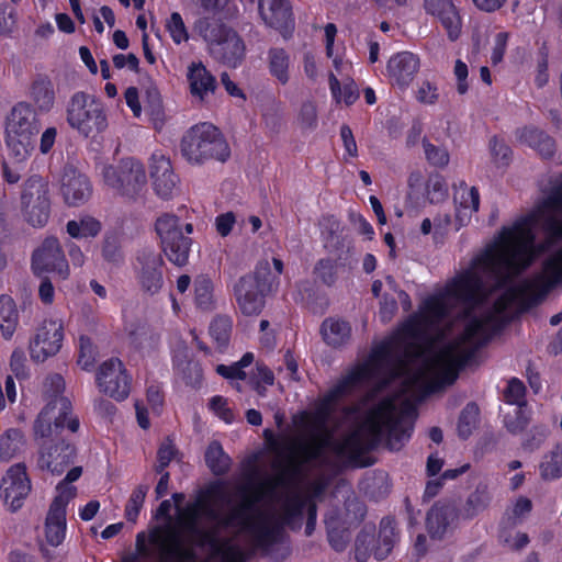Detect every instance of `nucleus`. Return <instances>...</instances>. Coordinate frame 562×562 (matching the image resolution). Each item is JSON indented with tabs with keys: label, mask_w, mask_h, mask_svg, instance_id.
I'll use <instances>...</instances> for the list:
<instances>
[{
	"label": "nucleus",
	"mask_w": 562,
	"mask_h": 562,
	"mask_svg": "<svg viewBox=\"0 0 562 562\" xmlns=\"http://www.w3.org/2000/svg\"><path fill=\"white\" fill-rule=\"evenodd\" d=\"M178 525L176 528L180 532L181 540L183 535L191 541L199 544L214 543L217 539L221 526H218V514L206 503L199 499L188 504L184 508H179ZM167 527H172L168 525ZM184 547V544L182 543Z\"/></svg>",
	"instance_id": "0eeeda50"
},
{
	"label": "nucleus",
	"mask_w": 562,
	"mask_h": 562,
	"mask_svg": "<svg viewBox=\"0 0 562 562\" xmlns=\"http://www.w3.org/2000/svg\"><path fill=\"white\" fill-rule=\"evenodd\" d=\"M419 69V58L411 52H401L390 58L387 72L393 83L407 87Z\"/></svg>",
	"instance_id": "393cba45"
},
{
	"label": "nucleus",
	"mask_w": 562,
	"mask_h": 562,
	"mask_svg": "<svg viewBox=\"0 0 562 562\" xmlns=\"http://www.w3.org/2000/svg\"><path fill=\"white\" fill-rule=\"evenodd\" d=\"M448 196V186L439 173L429 176L427 180V198L430 203H440Z\"/></svg>",
	"instance_id": "49530a36"
},
{
	"label": "nucleus",
	"mask_w": 562,
	"mask_h": 562,
	"mask_svg": "<svg viewBox=\"0 0 562 562\" xmlns=\"http://www.w3.org/2000/svg\"><path fill=\"white\" fill-rule=\"evenodd\" d=\"M183 374L186 383L195 386L201 382L202 369L196 362H188L183 370Z\"/></svg>",
	"instance_id": "774afa93"
},
{
	"label": "nucleus",
	"mask_w": 562,
	"mask_h": 562,
	"mask_svg": "<svg viewBox=\"0 0 562 562\" xmlns=\"http://www.w3.org/2000/svg\"><path fill=\"white\" fill-rule=\"evenodd\" d=\"M547 436L548 429L546 427L536 426L529 431L521 446L525 450L535 451L544 442Z\"/></svg>",
	"instance_id": "6e6d98bb"
},
{
	"label": "nucleus",
	"mask_w": 562,
	"mask_h": 562,
	"mask_svg": "<svg viewBox=\"0 0 562 562\" xmlns=\"http://www.w3.org/2000/svg\"><path fill=\"white\" fill-rule=\"evenodd\" d=\"M274 469L278 471L277 474L262 484L263 494L274 496L279 488L283 490L280 494L282 504L284 503L286 495L294 492L300 493L305 498L297 488L303 476L299 472V465L296 463L290 462L286 458L284 461L277 462L274 464Z\"/></svg>",
	"instance_id": "aec40b11"
},
{
	"label": "nucleus",
	"mask_w": 562,
	"mask_h": 562,
	"mask_svg": "<svg viewBox=\"0 0 562 562\" xmlns=\"http://www.w3.org/2000/svg\"><path fill=\"white\" fill-rule=\"evenodd\" d=\"M289 67L290 56L283 48L273 47L268 50L269 72L283 86L290 80Z\"/></svg>",
	"instance_id": "f704fd0d"
},
{
	"label": "nucleus",
	"mask_w": 562,
	"mask_h": 562,
	"mask_svg": "<svg viewBox=\"0 0 562 562\" xmlns=\"http://www.w3.org/2000/svg\"><path fill=\"white\" fill-rule=\"evenodd\" d=\"M397 540L395 519L384 517L380 522L378 544L374 549V557L378 560H384L393 550Z\"/></svg>",
	"instance_id": "72a5a7b5"
},
{
	"label": "nucleus",
	"mask_w": 562,
	"mask_h": 562,
	"mask_svg": "<svg viewBox=\"0 0 562 562\" xmlns=\"http://www.w3.org/2000/svg\"><path fill=\"white\" fill-rule=\"evenodd\" d=\"M211 408L226 423L234 418L232 411L226 406L227 402L222 396H214L210 402Z\"/></svg>",
	"instance_id": "69168bd1"
},
{
	"label": "nucleus",
	"mask_w": 562,
	"mask_h": 562,
	"mask_svg": "<svg viewBox=\"0 0 562 562\" xmlns=\"http://www.w3.org/2000/svg\"><path fill=\"white\" fill-rule=\"evenodd\" d=\"M543 271L551 283L562 280V248L544 261Z\"/></svg>",
	"instance_id": "603ef678"
},
{
	"label": "nucleus",
	"mask_w": 562,
	"mask_h": 562,
	"mask_svg": "<svg viewBox=\"0 0 562 562\" xmlns=\"http://www.w3.org/2000/svg\"><path fill=\"white\" fill-rule=\"evenodd\" d=\"M19 324V312L14 300L8 294L0 295V330L5 340H10Z\"/></svg>",
	"instance_id": "473e14b6"
},
{
	"label": "nucleus",
	"mask_w": 562,
	"mask_h": 562,
	"mask_svg": "<svg viewBox=\"0 0 562 562\" xmlns=\"http://www.w3.org/2000/svg\"><path fill=\"white\" fill-rule=\"evenodd\" d=\"M525 385L518 379H512L505 391V397L508 403L521 405L520 401L525 395Z\"/></svg>",
	"instance_id": "052dcab7"
},
{
	"label": "nucleus",
	"mask_w": 562,
	"mask_h": 562,
	"mask_svg": "<svg viewBox=\"0 0 562 562\" xmlns=\"http://www.w3.org/2000/svg\"><path fill=\"white\" fill-rule=\"evenodd\" d=\"M21 202L26 221L33 226H44L50 212L48 182L41 176H31L24 183Z\"/></svg>",
	"instance_id": "ddd939ff"
},
{
	"label": "nucleus",
	"mask_w": 562,
	"mask_h": 562,
	"mask_svg": "<svg viewBox=\"0 0 562 562\" xmlns=\"http://www.w3.org/2000/svg\"><path fill=\"white\" fill-rule=\"evenodd\" d=\"M479 406L473 402L468 403L461 411L457 427L460 438L468 439L472 435L479 422Z\"/></svg>",
	"instance_id": "ea45409f"
},
{
	"label": "nucleus",
	"mask_w": 562,
	"mask_h": 562,
	"mask_svg": "<svg viewBox=\"0 0 562 562\" xmlns=\"http://www.w3.org/2000/svg\"><path fill=\"white\" fill-rule=\"evenodd\" d=\"M101 232V223L90 216L82 217L79 221H69L67 223V233L72 238L95 237Z\"/></svg>",
	"instance_id": "e433bc0d"
},
{
	"label": "nucleus",
	"mask_w": 562,
	"mask_h": 562,
	"mask_svg": "<svg viewBox=\"0 0 562 562\" xmlns=\"http://www.w3.org/2000/svg\"><path fill=\"white\" fill-rule=\"evenodd\" d=\"M44 387L49 401L34 422V436L58 435L59 430L64 429L66 422L69 432L75 434L79 429V420L76 417H69L72 406L70 401L63 395L65 390L63 376L58 373L49 374L45 380Z\"/></svg>",
	"instance_id": "20e7f679"
},
{
	"label": "nucleus",
	"mask_w": 562,
	"mask_h": 562,
	"mask_svg": "<svg viewBox=\"0 0 562 562\" xmlns=\"http://www.w3.org/2000/svg\"><path fill=\"white\" fill-rule=\"evenodd\" d=\"M194 300L198 307L203 311L214 308L213 282L206 276H199L194 280Z\"/></svg>",
	"instance_id": "4c0bfd02"
},
{
	"label": "nucleus",
	"mask_w": 562,
	"mask_h": 562,
	"mask_svg": "<svg viewBox=\"0 0 562 562\" xmlns=\"http://www.w3.org/2000/svg\"><path fill=\"white\" fill-rule=\"evenodd\" d=\"M67 428V422L59 434H53L47 437H36L44 440L41 443L37 465L41 470H47L52 474L60 475L74 462L77 456V449L71 439L64 435Z\"/></svg>",
	"instance_id": "f8f14e48"
},
{
	"label": "nucleus",
	"mask_w": 562,
	"mask_h": 562,
	"mask_svg": "<svg viewBox=\"0 0 562 562\" xmlns=\"http://www.w3.org/2000/svg\"><path fill=\"white\" fill-rule=\"evenodd\" d=\"M25 360V355L21 349H15L11 355L10 368L18 379L26 376Z\"/></svg>",
	"instance_id": "e2e57ef3"
},
{
	"label": "nucleus",
	"mask_w": 562,
	"mask_h": 562,
	"mask_svg": "<svg viewBox=\"0 0 562 562\" xmlns=\"http://www.w3.org/2000/svg\"><path fill=\"white\" fill-rule=\"evenodd\" d=\"M40 120L33 106L27 102L15 104L5 121V131L38 133Z\"/></svg>",
	"instance_id": "a878e982"
},
{
	"label": "nucleus",
	"mask_w": 562,
	"mask_h": 562,
	"mask_svg": "<svg viewBox=\"0 0 562 562\" xmlns=\"http://www.w3.org/2000/svg\"><path fill=\"white\" fill-rule=\"evenodd\" d=\"M95 350L94 347L88 337H80V350L78 356V364L87 370L94 362Z\"/></svg>",
	"instance_id": "5fc2aeb1"
},
{
	"label": "nucleus",
	"mask_w": 562,
	"mask_h": 562,
	"mask_svg": "<svg viewBox=\"0 0 562 562\" xmlns=\"http://www.w3.org/2000/svg\"><path fill=\"white\" fill-rule=\"evenodd\" d=\"M31 269L36 277L48 272H53L59 280L69 277V266L57 238H45L33 251Z\"/></svg>",
	"instance_id": "4468645a"
},
{
	"label": "nucleus",
	"mask_w": 562,
	"mask_h": 562,
	"mask_svg": "<svg viewBox=\"0 0 562 562\" xmlns=\"http://www.w3.org/2000/svg\"><path fill=\"white\" fill-rule=\"evenodd\" d=\"M150 177L155 192L162 199H169L177 190L179 182L170 160L160 154L151 156Z\"/></svg>",
	"instance_id": "5701e85b"
},
{
	"label": "nucleus",
	"mask_w": 562,
	"mask_h": 562,
	"mask_svg": "<svg viewBox=\"0 0 562 562\" xmlns=\"http://www.w3.org/2000/svg\"><path fill=\"white\" fill-rule=\"evenodd\" d=\"M102 177L106 187L127 200L137 201L146 192L145 168L134 158H123L115 165L104 166Z\"/></svg>",
	"instance_id": "6e6552de"
},
{
	"label": "nucleus",
	"mask_w": 562,
	"mask_h": 562,
	"mask_svg": "<svg viewBox=\"0 0 562 562\" xmlns=\"http://www.w3.org/2000/svg\"><path fill=\"white\" fill-rule=\"evenodd\" d=\"M38 133L5 131V144L10 156L21 164L25 161L34 149Z\"/></svg>",
	"instance_id": "c85d7f7f"
},
{
	"label": "nucleus",
	"mask_w": 562,
	"mask_h": 562,
	"mask_svg": "<svg viewBox=\"0 0 562 562\" xmlns=\"http://www.w3.org/2000/svg\"><path fill=\"white\" fill-rule=\"evenodd\" d=\"M82 474L81 467L71 468L65 479L57 486V495L53 499L45 522L46 541L53 546H59L65 538L66 531V507L70 499L77 494V488L70 483L77 481Z\"/></svg>",
	"instance_id": "9d476101"
},
{
	"label": "nucleus",
	"mask_w": 562,
	"mask_h": 562,
	"mask_svg": "<svg viewBox=\"0 0 562 562\" xmlns=\"http://www.w3.org/2000/svg\"><path fill=\"white\" fill-rule=\"evenodd\" d=\"M0 490L5 504L12 512L22 507L23 499L31 492V482L26 474V467L23 463L12 465L2 479Z\"/></svg>",
	"instance_id": "6ab92c4d"
},
{
	"label": "nucleus",
	"mask_w": 562,
	"mask_h": 562,
	"mask_svg": "<svg viewBox=\"0 0 562 562\" xmlns=\"http://www.w3.org/2000/svg\"><path fill=\"white\" fill-rule=\"evenodd\" d=\"M155 227L168 260L178 267L186 266L192 246L188 235L192 234L193 225H182L178 216L166 213L157 218Z\"/></svg>",
	"instance_id": "1a4fd4ad"
},
{
	"label": "nucleus",
	"mask_w": 562,
	"mask_h": 562,
	"mask_svg": "<svg viewBox=\"0 0 562 562\" xmlns=\"http://www.w3.org/2000/svg\"><path fill=\"white\" fill-rule=\"evenodd\" d=\"M531 265V234H499V240L474 261L473 268L447 286L445 295L425 302L431 324L453 315L464 325L453 340L412 372L407 349L397 351L392 342H382L370 362L356 368L324 397L317 413L319 432L311 441L288 454L303 475L305 465L326 462V450L357 461L384 438L390 450H400L411 437L417 416L413 402L404 394L430 378V391L451 385L464 367L496 331L509 322L507 308L522 300L528 285L509 286L480 316L472 313L488 294L504 288Z\"/></svg>",
	"instance_id": "f257e3e1"
},
{
	"label": "nucleus",
	"mask_w": 562,
	"mask_h": 562,
	"mask_svg": "<svg viewBox=\"0 0 562 562\" xmlns=\"http://www.w3.org/2000/svg\"><path fill=\"white\" fill-rule=\"evenodd\" d=\"M299 121L303 128H314L317 124V110L313 102L302 104Z\"/></svg>",
	"instance_id": "4d7b16f0"
},
{
	"label": "nucleus",
	"mask_w": 562,
	"mask_h": 562,
	"mask_svg": "<svg viewBox=\"0 0 562 562\" xmlns=\"http://www.w3.org/2000/svg\"><path fill=\"white\" fill-rule=\"evenodd\" d=\"M30 97L40 111L48 112L55 102L52 80L46 76L38 75L31 85Z\"/></svg>",
	"instance_id": "2f4dec72"
},
{
	"label": "nucleus",
	"mask_w": 562,
	"mask_h": 562,
	"mask_svg": "<svg viewBox=\"0 0 562 562\" xmlns=\"http://www.w3.org/2000/svg\"><path fill=\"white\" fill-rule=\"evenodd\" d=\"M532 503L527 497H519L512 510V516L507 518L508 527H515L521 518L528 515L531 512Z\"/></svg>",
	"instance_id": "864d4df0"
},
{
	"label": "nucleus",
	"mask_w": 562,
	"mask_h": 562,
	"mask_svg": "<svg viewBox=\"0 0 562 562\" xmlns=\"http://www.w3.org/2000/svg\"><path fill=\"white\" fill-rule=\"evenodd\" d=\"M454 201L458 203V206L471 210V212H477L480 206V194L477 189L472 187L461 193L459 201L457 196L454 198Z\"/></svg>",
	"instance_id": "13d9d810"
},
{
	"label": "nucleus",
	"mask_w": 562,
	"mask_h": 562,
	"mask_svg": "<svg viewBox=\"0 0 562 562\" xmlns=\"http://www.w3.org/2000/svg\"><path fill=\"white\" fill-rule=\"evenodd\" d=\"M232 331V319L228 316L217 315L210 325V334L220 348L226 347Z\"/></svg>",
	"instance_id": "c03bdc74"
},
{
	"label": "nucleus",
	"mask_w": 562,
	"mask_h": 562,
	"mask_svg": "<svg viewBox=\"0 0 562 562\" xmlns=\"http://www.w3.org/2000/svg\"><path fill=\"white\" fill-rule=\"evenodd\" d=\"M278 288L268 260L257 263L254 272L238 279L234 285V295L239 311L246 316L259 315L266 304V297Z\"/></svg>",
	"instance_id": "423d86ee"
},
{
	"label": "nucleus",
	"mask_w": 562,
	"mask_h": 562,
	"mask_svg": "<svg viewBox=\"0 0 562 562\" xmlns=\"http://www.w3.org/2000/svg\"><path fill=\"white\" fill-rule=\"evenodd\" d=\"M491 499L492 496L487 484L479 483L474 491L469 494L459 513L463 519H473L487 509Z\"/></svg>",
	"instance_id": "c756f323"
},
{
	"label": "nucleus",
	"mask_w": 562,
	"mask_h": 562,
	"mask_svg": "<svg viewBox=\"0 0 562 562\" xmlns=\"http://www.w3.org/2000/svg\"><path fill=\"white\" fill-rule=\"evenodd\" d=\"M454 75L457 77V91L459 94H465L469 90V83H468V66L458 59L454 65Z\"/></svg>",
	"instance_id": "0e129e2a"
},
{
	"label": "nucleus",
	"mask_w": 562,
	"mask_h": 562,
	"mask_svg": "<svg viewBox=\"0 0 562 562\" xmlns=\"http://www.w3.org/2000/svg\"><path fill=\"white\" fill-rule=\"evenodd\" d=\"M177 450L170 438H166L157 451V461L162 465H169Z\"/></svg>",
	"instance_id": "338daca9"
},
{
	"label": "nucleus",
	"mask_w": 562,
	"mask_h": 562,
	"mask_svg": "<svg viewBox=\"0 0 562 562\" xmlns=\"http://www.w3.org/2000/svg\"><path fill=\"white\" fill-rule=\"evenodd\" d=\"M423 148L425 158L431 166L445 168L449 164L450 156L445 146L434 145L426 137H424Z\"/></svg>",
	"instance_id": "a18cd8bd"
},
{
	"label": "nucleus",
	"mask_w": 562,
	"mask_h": 562,
	"mask_svg": "<svg viewBox=\"0 0 562 562\" xmlns=\"http://www.w3.org/2000/svg\"><path fill=\"white\" fill-rule=\"evenodd\" d=\"M516 137L521 144L535 148L544 158H551L555 153L554 139L535 126L517 130Z\"/></svg>",
	"instance_id": "cd10ccee"
},
{
	"label": "nucleus",
	"mask_w": 562,
	"mask_h": 562,
	"mask_svg": "<svg viewBox=\"0 0 562 562\" xmlns=\"http://www.w3.org/2000/svg\"><path fill=\"white\" fill-rule=\"evenodd\" d=\"M190 92L200 101H204L209 93H214L217 87L215 77L202 63H192L188 68Z\"/></svg>",
	"instance_id": "bb28decb"
},
{
	"label": "nucleus",
	"mask_w": 562,
	"mask_h": 562,
	"mask_svg": "<svg viewBox=\"0 0 562 562\" xmlns=\"http://www.w3.org/2000/svg\"><path fill=\"white\" fill-rule=\"evenodd\" d=\"M504 423L510 434L517 435L528 426L529 416L522 408V405H519L512 413L506 414Z\"/></svg>",
	"instance_id": "8fccbe9b"
},
{
	"label": "nucleus",
	"mask_w": 562,
	"mask_h": 562,
	"mask_svg": "<svg viewBox=\"0 0 562 562\" xmlns=\"http://www.w3.org/2000/svg\"><path fill=\"white\" fill-rule=\"evenodd\" d=\"M213 546L217 547V552L221 554L224 561L226 562H244L243 560V551L239 544L235 543L234 538H225L218 541V538Z\"/></svg>",
	"instance_id": "de8ad7c7"
},
{
	"label": "nucleus",
	"mask_w": 562,
	"mask_h": 562,
	"mask_svg": "<svg viewBox=\"0 0 562 562\" xmlns=\"http://www.w3.org/2000/svg\"><path fill=\"white\" fill-rule=\"evenodd\" d=\"M460 516L452 502L439 501L426 514V530L431 539L442 540L457 526Z\"/></svg>",
	"instance_id": "a211bd4d"
},
{
	"label": "nucleus",
	"mask_w": 562,
	"mask_h": 562,
	"mask_svg": "<svg viewBox=\"0 0 562 562\" xmlns=\"http://www.w3.org/2000/svg\"><path fill=\"white\" fill-rule=\"evenodd\" d=\"M338 259L330 257L319 259L313 270L315 278L322 283L331 286L337 280Z\"/></svg>",
	"instance_id": "37998d69"
},
{
	"label": "nucleus",
	"mask_w": 562,
	"mask_h": 562,
	"mask_svg": "<svg viewBox=\"0 0 562 562\" xmlns=\"http://www.w3.org/2000/svg\"><path fill=\"white\" fill-rule=\"evenodd\" d=\"M167 30L170 33L171 38L176 44L187 42L189 34L181 15L178 12H173L170 19L167 21Z\"/></svg>",
	"instance_id": "3c124183"
},
{
	"label": "nucleus",
	"mask_w": 562,
	"mask_h": 562,
	"mask_svg": "<svg viewBox=\"0 0 562 562\" xmlns=\"http://www.w3.org/2000/svg\"><path fill=\"white\" fill-rule=\"evenodd\" d=\"M180 149L191 165H202L210 160L224 162L231 156L229 146L221 131L206 122L196 124L184 133Z\"/></svg>",
	"instance_id": "39448f33"
},
{
	"label": "nucleus",
	"mask_w": 562,
	"mask_h": 562,
	"mask_svg": "<svg viewBox=\"0 0 562 562\" xmlns=\"http://www.w3.org/2000/svg\"><path fill=\"white\" fill-rule=\"evenodd\" d=\"M424 9L440 21L451 42L460 37L462 20L452 0H424Z\"/></svg>",
	"instance_id": "4be33fe9"
},
{
	"label": "nucleus",
	"mask_w": 562,
	"mask_h": 562,
	"mask_svg": "<svg viewBox=\"0 0 562 562\" xmlns=\"http://www.w3.org/2000/svg\"><path fill=\"white\" fill-rule=\"evenodd\" d=\"M194 31L206 43L210 56L217 63L237 68L246 57V44L233 27L221 20L201 18L194 23Z\"/></svg>",
	"instance_id": "7ed1b4c3"
},
{
	"label": "nucleus",
	"mask_w": 562,
	"mask_h": 562,
	"mask_svg": "<svg viewBox=\"0 0 562 562\" xmlns=\"http://www.w3.org/2000/svg\"><path fill=\"white\" fill-rule=\"evenodd\" d=\"M148 492L147 485H138L132 493L126 507L125 517L128 521L135 522L136 518L143 507L146 494Z\"/></svg>",
	"instance_id": "09e8293b"
},
{
	"label": "nucleus",
	"mask_w": 562,
	"mask_h": 562,
	"mask_svg": "<svg viewBox=\"0 0 562 562\" xmlns=\"http://www.w3.org/2000/svg\"><path fill=\"white\" fill-rule=\"evenodd\" d=\"M64 338L63 325L53 319H45L37 328L29 345L31 359L44 362L55 356L61 348Z\"/></svg>",
	"instance_id": "dca6fc26"
},
{
	"label": "nucleus",
	"mask_w": 562,
	"mask_h": 562,
	"mask_svg": "<svg viewBox=\"0 0 562 562\" xmlns=\"http://www.w3.org/2000/svg\"><path fill=\"white\" fill-rule=\"evenodd\" d=\"M259 14L267 25L278 30L284 37L294 29L289 0H259Z\"/></svg>",
	"instance_id": "412c9836"
},
{
	"label": "nucleus",
	"mask_w": 562,
	"mask_h": 562,
	"mask_svg": "<svg viewBox=\"0 0 562 562\" xmlns=\"http://www.w3.org/2000/svg\"><path fill=\"white\" fill-rule=\"evenodd\" d=\"M321 333L325 342L334 348L341 347L351 338L349 323L338 318H326L321 326Z\"/></svg>",
	"instance_id": "7c9ffc66"
},
{
	"label": "nucleus",
	"mask_w": 562,
	"mask_h": 562,
	"mask_svg": "<svg viewBox=\"0 0 562 562\" xmlns=\"http://www.w3.org/2000/svg\"><path fill=\"white\" fill-rule=\"evenodd\" d=\"M540 473L544 480H553L562 475V446L558 445L540 464Z\"/></svg>",
	"instance_id": "79ce46f5"
},
{
	"label": "nucleus",
	"mask_w": 562,
	"mask_h": 562,
	"mask_svg": "<svg viewBox=\"0 0 562 562\" xmlns=\"http://www.w3.org/2000/svg\"><path fill=\"white\" fill-rule=\"evenodd\" d=\"M491 151L496 161L507 165L512 155V149L496 137H493L490 143Z\"/></svg>",
	"instance_id": "680f3d73"
},
{
	"label": "nucleus",
	"mask_w": 562,
	"mask_h": 562,
	"mask_svg": "<svg viewBox=\"0 0 562 562\" xmlns=\"http://www.w3.org/2000/svg\"><path fill=\"white\" fill-rule=\"evenodd\" d=\"M438 98L437 87L429 81H424L417 91V100L424 104L432 105L438 101Z\"/></svg>",
	"instance_id": "bf43d9fd"
},
{
	"label": "nucleus",
	"mask_w": 562,
	"mask_h": 562,
	"mask_svg": "<svg viewBox=\"0 0 562 562\" xmlns=\"http://www.w3.org/2000/svg\"><path fill=\"white\" fill-rule=\"evenodd\" d=\"M97 383L101 392L116 401L125 400L131 392V378L117 358H111L100 366Z\"/></svg>",
	"instance_id": "2eb2a0df"
},
{
	"label": "nucleus",
	"mask_w": 562,
	"mask_h": 562,
	"mask_svg": "<svg viewBox=\"0 0 562 562\" xmlns=\"http://www.w3.org/2000/svg\"><path fill=\"white\" fill-rule=\"evenodd\" d=\"M262 495V492L256 495H246L238 505L234 506L225 516L220 517L218 526L235 528V537L244 532L248 533L255 547L269 549L282 540L284 527L291 529L301 527L307 502L300 493H290L281 504V513L278 515L271 510L256 508V504Z\"/></svg>",
	"instance_id": "f03ea898"
},
{
	"label": "nucleus",
	"mask_w": 562,
	"mask_h": 562,
	"mask_svg": "<svg viewBox=\"0 0 562 562\" xmlns=\"http://www.w3.org/2000/svg\"><path fill=\"white\" fill-rule=\"evenodd\" d=\"M67 122L85 137H93L108 126L102 104L85 92L71 97L67 106Z\"/></svg>",
	"instance_id": "9b49d317"
},
{
	"label": "nucleus",
	"mask_w": 562,
	"mask_h": 562,
	"mask_svg": "<svg viewBox=\"0 0 562 562\" xmlns=\"http://www.w3.org/2000/svg\"><path fill=\"white\" fill-rule=\"evenodd\" d=\"M205 462L211 472L220 476L228 472L232 460L218 441H212L205 451Z\"/></svg>",
	"instance_id": "c9c22d12"
},
{
	"label": "nucleus",
	"mask_w": 562,
	"mask_h": 562,
	"mask_svg": "<svg viewBox=\"0 0 562 562\" xmlns=\"http://www.w3.org/2000/svg\"><path fill=\"white\" fill-rule=\"evenodd\" d=\"M162 265L161 256L154 250L142 249L138 251L135 271L140 289L145 293L155 295L162 288Z\"/></svg>",
	"instance_id": "f3484780"
},
{
	"label": "nucleus",
	"mask_w": 562,
	"mask_h": 562,
	"mask_svg": "<svg viewBox=\"0 0 562 562\" xmlns=\"http://www.w3.org/2000/svg\"><path fill=\"white\" fill-rule=\"evenodd\" d=\"M102 257L109 265L114 267H119L124 262V251L117 235H105L102 243Z\"/></svg>",
	"instance_id": "a19ab883"
},
{
	"label": "nucleus",
	"mask_w": 562,
	"mask_h": 562,
	"mask_svg": "<svg viewBox=\"0 0 562 562\" xmlns=\"http://www.w3.org/2000/svg\"><path fill=\"white\" fill-rule=\"evenodd\" d=\"M23 443L24 437L20 429H8L0 437V458L7 461L12 459L20 451Z\"/></svg>",
	"instance_id": "58836bf2"
},
{
	"label": "nucleus",
	"mask_w": 562,
	"mask_h": 562,
	"mask_svg": "<svg viewBox=\"0 0 562 562\" xmlns=\"http://www.w3.org/2000/svg\"><path fill=\"white\" fill-rule=\"evenodd\" d=\"M61 192L68 205L76 206L87 201L91 194L88 178L74 167H65L61 178Z\"/></svg>",
	"instance_id": "b1692460"
}]
</instances>
